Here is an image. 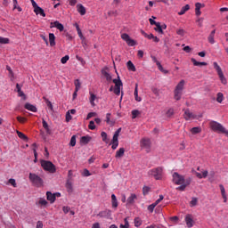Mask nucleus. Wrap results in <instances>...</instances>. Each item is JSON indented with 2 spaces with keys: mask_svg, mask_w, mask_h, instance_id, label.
Wrapping results in <instances>:
<instances>
[{
  "mask_svg": "<svg viewBox=\"0 0 228 228\" xmlns=\"http://www.w3.org/2000/svg\"><path fill=\"white\" fill-rule=\"evenodd\" d=\"M8 183L13 186V188H17V182L15 181V179L13 178L9 179Z\"/></svg>",
  "mask_w": 228,
  "mask_h": 228,
  "instance_id": "nucleus-51",
  "label": "nucleus"
},
{
  "mask_svg": "<svg viewBox=\"0 0 228 228\" xmlns=\"http://www.w3.org/2000/svg\"><path fill=\"white\" fill-rule=\"evenodd\" d=\"M142 35H143V37H145V38H148L149 40H152V38H154V35L153 34H147L145 31L141 30Z\"/></svg>",
  "mask_w": 228,
  "mask_h": 228,
  "instance_id": "nucleus-42",
  "label": "nucleus"
},
{
  "mask_svg": "<svg viewBox=\"0 0 228 228\" xmlns=\"http://www.w3.org/2000/svg\"><path fill=\"white\" fill-rule=\"evenodd\" d=\"M74 85H75V90H77V92H79V90H81V82L79 81V79H76L74 81Z\"/></svg>",
  "mask_w": 228,
  "mask_h": 228,
  "instance_id": "nucleus-41",
  "label": "nucleus"
},
{
  "mask_svg": "<svg viewBox=\"0 0 228 228\" xmlns=\"http://www.w3.org/2000/svg\"><path fill=\"white\" fill-rule=\"evenodd\" d=\"M155 26H156V28H154L155 31H157V33H159L160 35H163V28L161 27V23L159 22Z\"/></svg>",
  "mask_w": 228,
  "mask_h": 228,
  "instance_id": "nucleus-40",
  "label": "nucleus"
},
{
  "mask_svg": "<svg viewBox=\"0 0 228 228\" xmlns=\"http://www.w3.org/2000/svg\"><path fill=\"white\" fill-rule=\"evenodd\" d=\"M197 202H199V200H197V198H192V200L190 202V206L191 208L195 207L197 205Z\"/></svg>",
  "mask_w": 228,
  "mask_h": 228,
  "instance_id": "nucleus-58",
  "label": "nucleus"
},
{
  "mask_svg": "<svg viewBox=\"0 0 228 228\" xmlns=\"http://www.w3.org/2000/svg\"><path fill=\"white\" fill-rule=\"evenodd\" d=\"M92 117H97V112H89L86 117V120H90Z\"/></svg>",
  "mask_w": 228,
  "mask_h": 228,
  "instance_id": "nucleus-60",
  "label": "nucleus"
},
{
  "mask_svg": "<svg viewBox=\"0 0 228 228\" xmlns=\"http://www.w3.org/2000/svg\"><path fill=\"white\" fill-rule=\"evenodd\" d=\"M90 142H92V136L90 135L82 136L80 138V143H83V145H86L90 143Z\"/></svg>",
  "mask_w": 228,
  "mask_h": 228,
  "instance_id": "nucleus-21",
  "label": "nucleus"
},
{
  "mask_svg": "<svg viewBox=\"0 0 228 228\" xmlns=\"http://www.w3.org/2000/svg\"><path fill=\"white\" fill-rule=\"evenodd\" d=\"M172 183L176 185L184 184V176L177 172H175L172 175Z\"/></svg>",
  "mask_w": 228,
  "mask_h": 228,
  "instance_id": "nucleus-9",
  "label": "nucleus"
},
{
  "mask_svg": "<svg viewBox=\"0 0 228 228\" xmlns=\"http://www.w3.org/2000/svg\"><path fill=\"white\" fill-rule=\"evenodd\" d=\"M44 99L46 102L47 108H49V110H51V111H53V103L51 102V101H49L47 98H44Z\"/></svg>",
  "mask_w": 228,
  "mask_h": 228,
  "instance_id": "nucleus-50",
  "label": "nucleus"
},
{
  "mask_svg": "<svg viewBox=\"0 0 228 228\" xmlns=\"http://www.w3.org/2000/svg\"><path fill=\"white\" fill-rule=\"evenodd\" d=\"M41 167L45 170V172H49L50 174L56 173V166L53 164V162L49 160H41Z\"/></svg>",
  "mask_w": 228,
  "mask_h": 228,
  "instance_id": "nucleus-5",
  "label": "nucleus"
},
{
  "mask_svg": "<svg viewBox=\"0 0 228 228\" xmlns=\"http://www.w3.org/2000/svg\"><path fill=\"white\" fill-rule=\"evenodd\" d=\"M111 205L113 209H117V208H118V200H117V196L115 194H111Z\"/></svg>",
  "mask_w": 228,
  "mask_h": 228,
  "instance_id": "nucleus-24",
  "label": "nucleus"
},
{
  "mask_svg": "<svg viewBox=\"0 0 228 228\" xmlns=\"http://www.w3.org/2000/svg\"><path fill=\"white\" fill-rule=\"evenodd\" d=\"M105 122L107 123V124H114V123H111V113H107L106 114V120H105Z\"/></svg>",
  "mask_w": 228,
  "mask_h": 228,
  "instance_id": "nucleus-52",
  "label": "nucleus"
},
{
  "mask_svg": "<svg viewBox=\"0 0 228 228\" xmlns=\"http://www.w3.org/2000/svg\"><path fill=\"white\" fill-rule=\"evenodd\" d=\"M141 147L144 149L146 152H151V139L143 138L141 140Z\"/></svg>",
  "mask_w": 228,
  "mask_h": 228,
  "instance_id": "nucleus-12",
  "label": "nucleus"
},
{
  "mask_svg": "<svg viewBox=\"0 0 228 228\" xmlns=\"http://www.w3.org/2000/svg\"><path fill=\"white\" fill-rule=\"evenodd\" d=\"M191 133V134H199L200 133H202V128H200V126L192 127Z\"/></svg>",
  "mask_w": 228,
  "mask_h": 228,
  "instance_id": "nucleus-35",
  "label": "nucleus"
},
{
  "mask_svg": "<svg viewBox=\"0 0 228 228\" xmlns=\"http://www.w3.org/2000/svg\"><path fill=\"white\" fill-rule=\"evenodd\" d=\"M72 120V116L69 114V112L66 113V122H70Z\"/></svg>",
  "mask_w": 228,
  "mask_h": 228,
  "instance_id": "nucleus-64",
  "label": "nucleus"
},
{
  "mask_svg": "<svg viewBox=\"0 0 228 228\" xmlns=\"http://www.w3.org/2000/svg\"><path fill=\"white\" fill-rule=\"evenodd\" d=\"M190 184V182H187L186 183H182V184H179L177 187V190H181V191H184V190H186V186H188Z\"/></svg>",
  "mask_w": 228,
  "mask_h": 228,
  "instance_id": "nucleus-43",
  "label": "nucleus"
},
{
  "mask_svg": "<svg viewBox=\"0 0 228 228\" xmlns=\"http://www.w3.org/2000/svg\"><path fill=\"white\" fill-rule=\"evenodd\" d=\"M121 38L122 40H124V42L127 44V45H129V47H134V45H136V42L134 41V39H132L131 37H129L126 33L121 35Z\"/></svg>",
  "mask_w": 228,
  "mask_h": 228,
  "instance_id": "nucleus-11",
  "label": "nucleus"
},
{
  "mask_svg": "<svg viewBox=\"0 0 228 228\" xmlns=\"http://www.w3.org/2000/svg\"><path fill=\"white\" fill-rule=\"evenodd\" d=\"M70 57L69 55H66L61 59V63H62V65H65V63H67Z\"/></svg>",
  "mask_w": 228,
  "mask_h": 228,
  "instance_id": "nucleus-48",
  "label": "nucleus"
},
{
  "mask_svg": "<svg viewBox=\"0 0 228 228\" xmlns=\"http://www.w3.org/2000/svg\"><path fill=\"white\" fill-rule=\"evenodd\" d=\"M140 225H142V219H140V217H136L134 219V226L135 227H140Z\"/></svg>",
  "mask_w": 228,
  "mask_h": 228,
  "instance_id": "nucleus-49",
  "label": "nucleus"
},
{
  "mask_svg": "<svg viewBox=\"0 0 228 228\" xmlns=\"http://www.w3.org/2000/svg\"><path fill=\"white\" fill-rule=\"evenodd\" d=\"M183 118H185V120H191L195 118V116L190 111V110H186L183 114Z\"/></svg>",
  "mask_w": 228,
  "mask_h": 228,
  "instance_id": "nucleus-22",
  "label": "nucleus"
},
{
  "mask_svg": "<svg viewBox=\"0 0 228 228\" xmlns=\"http://www.w3.org/2000/svg\"><path fill=\"white\" fill-rule=\"evenodd\" d=\"M208 170L203 171L202 174L195 172V175L198 177V179H206V177H208Z\"/></svg>",
  "mask_w": 228,
  "mask_h": 228,
  "instance_id": "nucleus-27",
  "label": "nucleus"
},
{
  "mask_svg": "<svg viewBox=\"0 0 228 228\" xmlns=\"http://www.w3.org/2000/svg\"><path fill=\"white\" fill-rule=\"evenodd\" d=\"M214 69L217 72V76H219V79L223 85H227V78H225V76H224V71H222V68H220V65H218V62L215 61L213 62Z\"/></svg>",
  "mask_w": 228,
  "mask_h": 228,
  "instance_id": "nucleus-7",
  "label": "nucleus"
},
{
  "mask_svg": "<svg viewBox=\"0 0 228 228\" xmlns=\"http://www.w3.org/2000/svg\"><path fill=\"white\" fill-rule=\"evenodd\" d=\"M77 12L82 16L86 15V8L81 4H77Z\"/></svg>",
  "mask_w": 228,
  "mask_h": 228,
  "instance_id": "nucleus-17",
  "label": "nucleus"
},
{
  "mask_svg": "<svg viewBox=\"0 0 228 228\" xmlns=\"http://www.w3.org/2000/svg\"><path fill=\"white\" fill-rule=\"evenodd\" d=\"M0 44H10V38L0 37Z\"/></svg>",
  "mask_w": 228,
  "mask_h": 228,
  "instance_id": "nucleus-46",
  "label": "nucleus"
},
{
  "mask_svg": "<svg viewBox=\"0 0 228 228\" xmlns=\"http://www.w3.org/2000/svg\"><path fill=\"white\" fill-rule=\"evenodd\" d=\"M98 216H100L101 218H110V216H111V210L107 209L102 211L98 214Z\"/></svg>",
  "mask_w": 228,
  "mask_h": 228,
  "instance_id": "nucleus-18",
  "label": "nucleus"
},
{
  "mask_svg": "<svg viewBox=\"0 0 228 228\" xmlns=\"http://www.w3.org/2000/svg\"><path fill=\"white\" fill-rule=\"evenodd\" d=\"M120 131H122V128H118L114 133L112 140L110 142L111 149L113 151H117V148L118 147V136H120Z\"/></svg>",
  "mask_w": 228,
  "mask_h": 228,
  "instance_id": "nucleus-8",
  "label": "nucleus"
},
{
  "mask_svg": "<svg viewBox=\"0 0 228 228\" xmlns=\"http://www.w3.org/2000/svg\"><path fill=\"white\" fill-rule=\"evenodd\" d=\"M50 28H56L57 29H59V31H63V29H65V27L63 26V24L60 23V21L56 20L54 22H51L50 23Z\"/></svg>",
  "mask_w": 228,
  "mask_h": 228,
  "instance_id": "nucleus-14",
  "label": "nucleus"
},
{
  "mask_svg": "<svg viewBox=\"0 0 228 228\" xmlns=\"http://www.w3.org/2000/svg\"><path fill=\"white\" fill-rule=\"evenodd\" d=\"M149 191H151V187H149V186L142 187V194L143 195H147L149 193Z\"/></svg>",
  "mask_w": 228,
  "mask_h": 228,
  "instance_id": "nucleus-53",
  "label": "nucleus"
},
{
  "mask_svg": "<svg viewBox=\"0 0 228 228\" xmlns=\"http://www.w3.org/2000/svg\"><path fill=\"white\" fill-rule=\"evenodd\" d=\"M188 10H190V4H186L185 6L182 7L181 11L178 12V15H184Z\"/></svg>",
  "mask_w": 228,
  "mask_h": 228,
  "instance_id": "nucleus-37",
  "label": "nucleus"
},
{
  "mask_svg": "<svg viewBox=\"0 0 228 228\" xmlns=\"http://www.w3.org/2000/svg\"><path fill=\"white\" fill-rule=\"evenodd\" d=\"M119 228H129V222L125 219V224H120Z\"/></svg>",
  "mask_w": 228,
  "mask_h": 228,
  "instance_id": "nucleus-63",
  "label": "nucleus"
},
{
  "mask_svg": "<svg viewBox=\"0 0 228 228\" xmlns=\"http://www.w3.org/2000/svg\"><path fill=\"white\" fill-rule=\"evenodd\" d=\"M32 151H33V152H34V157L35 158H38V153L37 152V143H33L32 144Z\"/></svg>",
  "mask_w": 228,
  "mask_h": 228,
  "instance_id": "nucleus-57",
  "label": "nucleus"
},
{
  "mask_svg": "<svg viewBox=\"0 0 228 228\" xmlns=\"http://www.w3.org/2000/svg\"><path fill=\"white\" fill-rule=\"evenodd\" d=\"M49 42H50L51 47H54V45H56V37L54 36L53 33L49 34Z\"/></svg>",
  "mask_w": 228,
  "mask_h": 228,
  "instance_id": "nucleus-25",
  "label": "nucleus"
},
{
  "mask_svg": "<svg viewBox=\"0 0 228 228\" xmlns=\"http://www.w3.org/2000/svg\"><path fill=\"white\" fill-rule=\"evenodd\" d=\"M186 82L184 79H182L175 87L174 90V99L175 101H181L183 97V91L184 90V85Z\"/></svg>",
  "mask_w": 228,
  "mask_h": 228,
  "instance_id": "nucleus-2",
  "label": "nucleus"
},
{
  "mask_svg": "<svg viewBox=\"0 0 228 228\" xmlns=\"http://www.w3.org/2000/svg\"><path fill=\"white\" fill-rule=\"evenodd\" d=\"M28 179L37 188H42L44 186V180L35 173H29Z\"/></svg>",
  "mask_w": 228,
  "mask_h": 228,
  "instance_id": "nucleus-4",
  "label": "nucleus"
},
{
  "mask_svg": "<svg viewBox=\"0 0 228 228\" xmlns=\"http://www.w3.org/2000/svg\"><path fill=\"white\" fill-rule=\"evenodd\" d=\"M17 134L21 140H28V136H26L22 132L17 131Z\"/></svg>",
  "mask_w": 228,
  "mask_h": 228,
  "instance_id": "nucleus-47",
  "label": "nucleus"
},
{
  "mask_svg": "<svg viewBox=\"0 0 228 228\" xmlns=\"http://www.w3.org/2000/svg\"><path fill=\"white\" fill-rule=\"evenodd\" d=\"M82 175L84 177H90V175H92V174H90V171L88 169H84L83 173H82Z\"/></svg>",
  "mask_w": 228,
  "mask_h": 228,
  "instance_id": "nucleus-56",
  "label": "nucleus"
},
{
  "mask_svg": "<svg viewBox=\"0 0 228 228\" xmlns=\"http://www.w3.org/2000/svg\"><path fill=\"white\" fill-rule=\"evenodd\" d=\"M219 188L221 190V195L224 199V202H227V194L225 193V187H224L222 184H220Z\"/></svg>",
  "mask_w": 228,
  "mask_h": 228,
  "instance_id": "nucleus-32",
  "label": "nucleus"
},
{
  "mask_svg": "<svg viewBox=\"0 0 228 228\" xmlns=\"http://www.w3.org/2000/svg\"><path fill=\"white\" fill-rule=\"evenodd\" d=\"M136 200V194L132 193L126 200L127 204H134Z\"/></svg>",
  "mask_w": 228,
  "mask_h": 228,
  "instance_id": "nucleus-36",
  "label": "nucleus"
},
{
  "mask_svg": "<svg viewBox=\"0 0 228 228\" xmlns=\"http://www.w3.org/2000/svg\"><path fill=\"white\" fill-rule=\"evenodd\" d=\"M101 136H102V142H104V143L110 142V139H108V134H106V132H102Z\"/></svg>",
  "mask_w": 228,
  "mask_h": 228,
  "instance_id": "nucleus-38",
  "label": "nucleus"
},
{
  "mask_svg": "<svg viewBox=\"0 0 228 228\" xmlns=\"http://www.w3.org/2000/svg\"><path fill=\"white\" fill-rule=\"evenodd\" d=\"M34 13H36V15H40L41 17H45V12L38 5L34 8Z\"/></svg>",
  "mask_w": 228,
  "mask_h": 228,
  "instance_id": "nucleus-19",
  "label": "nucleus"
},
{
  "mask_svg": "<svg viewBox=\"0 0 228 228\" xmlns=\"http://www.w3.org/2000/svg\"><path fill=\"white\" fill-rule=\"evenodd\" d=\"M176 35L179 37H184L186 35V30H184V28H178L176 30Z\"/></svg>",
  "mask_w": 228,
  "mask_h": 228,
  "instance_id": "nucleus-44",
  "label": "nucleus"
},
{
  "mask_svg": "<svg viewBox=\"0 0 228 228\" xmlns=\"http://www.w3.org/2000/svg\"><path fill=\"white\" fill-rule=\"evenodd\" d=\"M126 67L128 70H130V72H136V67L134 66V64H133V61H128L126 63Z\"/></svg>",
  "mask_w": 228,
  "mask_h": 228,
  "instance_id": "nucleus-31",
  "label": "nucleus"
},
{
  "mask_svg": "<svg viewBox=\"0 0 228 228\" xmlns=\"http://www.w3.org/2000/svg\"><path fill=\"white\" fill-rule=\"evenodd\" d=\"M185 224L188 228L193 227L194 221L193 216H191V215L188 214L185 216Z\"/></svg>",
  "mask_w": 228,
  "mask_h": 228,
  "instance_id": "nucleus-15",
  "label": "nucleus"
},
{
  "mask_svg": "<svg viewBox=\"0 0 228 228\" xmlns=\"http://www.w3.org/2000/svg\"><path fill=\"white\" fill-rule=\"evenodd\" d=\"M134 99L137 102H142V97L138 96V84L135 85L134 92Z\"/></svg>",
  "mask_w": 228,
  "mask_h": 228,
  "instance_id": "nucleus-33",
  "label": "nucleus"
},
{
  "mask_svg": "<svg viewBox=\"0 0 228 228\" xmlns=\"http://www.w3.org/2000/svg\"><path fill=\"white\" fill-rule=\"evenodd\" d=\"M25 110H28V111H32L33 113H37V111H38L37 107L31 103H26Z\"/></svg>",
  "mask_w": 228,
  "mask_h": 228,
  "instance_id": "nucleus-23",
  "label": "nucleus"
},
{
  "mask_svg": "<svg viewBox=\"0 0 228 228\" xmlns=\"http://www.w3.org/2000/svg\"><path fill=\"white\" fill-rule=\"evenodd\" d=\"M69 145L71 147H76V135H73L70 139Z\"/></svg>",
  "mask_w": 228,
  "mask_h": 228,
  "instance_id": "nucleus-55",
  "label": "nucleus"
},
{
  "mask_svg": "<svg viewBox=\"0 0 228 228\" xmlns=\"http://www.w3.org/2000/svg\"><path fill=\"white\" fill-rule=\"evenodd\" d=\"M43 127L45 129L47 134H51V129H49V125L45 119H43Z\"/></svg>",
  "mask_w": 228,
  "mask_h": 228,
  "instance_id": "nucleus-39",
  "label": "nucleus"
},
{
  "mask_svg": "<svg viewBox=\"0 0 228 228\" xmlns=\"http://www.w3.org/2000/svg\"><path fill=\"white\" fill-rule=\"evenodd\" d=\"M209 126L212 131H214L215 133H220L222 134H225V136H228V130L225 129V127L222 124L216 121H211L209 123Z\"/></svg>",
  "mask_w": 228,
  "mask_h": 228,
  "instance_id": "nucleus-3",
  "label": "nucleus"
},
{
  "mask_svg": "<svg viewBox=\"0 0 228 228\" xmlns=\"http://www.w3.org/2000/svg\"><path fill=\"white\" fill-rule=\"evenodd\" d=\"M138 115H140V110H132V118H136V117H138Z\"/></svg>",
  "mask_w": 228,
  "mask_h": 228,
  "instance_id": "nucleus-54",
  "label": "nucleus"
},
{
  "mask_svg": "<svg viewBox=\"0 0 228 228\" xmlns=\"http://www.w3.org/2000/svg\"><path fill=\"white\" fill-rule=\"evenodd\" d=\"M102 76H104V77L106 78L107 81H111L112 77L110 74V72L108 71V68H104L102 69Z\"/></svg>",
  "mask_w": 228,
  "mask_h": 228,
  "instance_id": "nucleus-20",
  "label": "nucleus"
},
{
  "mask_svg": "<svg viewBox=\"0 0 228 228\" xmlns=\"http://www.w3.org/2000/svg\"><path fill=\"white\" fill-rule=\"evenodd\" d=\"M125 153H126V149H124V148H119V149L116 151V156H115V158H117V159L123 158Z\"/></svg>",
  "mask_w": 228,
  "mask_h": 228,
  "instance_id": "nucleus-26",
  "label": "nucleus"
},
{
  "mask_svg": "<svg viewBox=\"0 0 228 228\" xmlns=\"http://www.w3.org/2000/svg\"><path fill=\"white\" fill-rule=\"evenodd\" d=\"M155 208H156V205L154 203H152L151 205L148 206V211H150V213H154Z\"/></svg>",
  "mask_w": 228,
  "mask_h": 228,
  "instance_id": "nucleus-61",
  "label": "nucleus"
},
{
  "mask_svg": "<svg viewBox=\"0 0 228 228\" xmlns=\"http://www.w3.org/2000/svg\"><path fill=\"white\" fill-rule=\"evenodd\" d=\"M206 4H200V3H196L195 4V15L197 17H200L202 15V12H200V8H205Z\"/></svg>",
  "mask_w": 228,
  "mask_h": 228,
  "instance_id": "nucleus-13",
  "label": "nucleus"
},
{
  "mask_svg": "<svg viewBox=\"0 0 228 228\" xmlns=\"http://www.w3.org/2000/svg\"><path fill=\"white\" fill-rule=\"evenodd\" d=\"M74 26L77 29V35H78L79 38L81 40H85V36H83V32L81 31V28H79V24L75 23Z\"/></svg>",
  "mask_w": 228,
  "mask_h": 228,
  "instance_id": "nucleus-28",
  "label": "nucleus"
},
{
  "mask_svg": "<svg viewBox=\"0 0 228 228\" xmlns=\"http://www.w3.org/2000/svg\"><path fill=\"white\" fill-rule=\"evenodd\" d=\"M113 83L115 86L110 87V92H113L116 95H120V90L122 89V80H120V77H118V78H114Z\"/></svg>",
  "mask_w": 228,
  "mask_h": 228,
  "instance_id": "nucleus-6",
  "label": "nucleus"
},
{
  "mask_svg": "<svg viewBox=\"0 0 228 228\" xmlns=\"http://www.w3.org/2000/svg\"><path fill=\"white\" fill-rule=\"evenodd\" d=\"M88 128L91 129V131H94L95 129V122L94 121H90L88 125Z\"/></svg>",
  "mask_w": 228,
  "mask_h": 228,
  "instance_id": "nucleus-59",
  "label": "nucleus"
},
{
  "mask_svg": "<svg viewBox=\"0 0 228 228\" xmlns=\"http://www.w3.org/2000/svg\"><path fill=\"white\" fill-rule=\"evenodd\" d=\"M163 199H165V196L159 195V198L153 204L158 206V204H159V202H161V200H163Z\"/></svg>",
  "mask_w": 228,
  "mask_h": 228,
  "instance_id": "nucleus-62",
  "label": "nucleus"
},
{
  "mask_svg": "<svg viewBox=\"0 0 228 228\" xmlns=\"http://www.w3.org/2000/svg\"><path fill=\"white\" fill-rule=\"evenodd\" d=\"M216 33V30L214 29L211 31V33L209 34L208 40L209 42V44H215V34Z\"/></svg>",
  "mask_w": 228,
  "mask_h": 228,
  "instance_id": "nucleus-30",
  "label": "nucleus"
},
{
  "mask_svg": "<svg viewBox=\"0 0 228 228\" xmlns=\"http://www.w3.org/2000/svg\"><path fill=\"white\" fill-rule=\"evenodd\" d=\"M56 197L60 198L61 197V193L60 192H51V191H46V199L49 200L50 204H54L56 202Z\"/></svg>",
  "mask_w": 228,
  "mask_h": 228,
  "instance_id": "nucleus-10",
  "label": "nucleus"
},
{
  "mask_svg": "<svg viewBox=\"0 0 228 228\" xmlns=\"http://www.w3.org/2000/svg\"><path fill=\"white\" fill-rule=\"evenodd\" d=\"M148 175L154 177L156 181H161L165 175V168L163 167L152 168L148 171Z\"/></svg>",
  "mask_w": 228,
  "mask_h": 228,
  "instance_id": "nucleus-1",
  "label": "nucleus"
},
{
  "mask_svg": "<svg viewBox=\"0 0 228 228\" xmlns=\"http://www.w3.org/2000/svg\"><path fill=\"white\" fill-rule=\"evenodd\" d=\"M216 101L222 104V102H224V94L222 93H218L217 94V97H216Z\"/></svg>",
  "mask_w": 228,
  "mask_h": 228,
  "instance_id": "nucleus-45",
  "label": "nucleus"
},
{
  "mask_svg": "<svg viewBox=\"0 0 228 228\" xmlns=\"http://www.w3.org/2000/svg\"><path fill=\"white\" fill-rule=\"evenodd\" d=\"M89 95H90V97H89L90 104L92 106H95V100L97 99V96L92 92L89 93Z\"/></svg>",
  "mask_w": 228,
  "mask_h": 228,
  "instance_id": "nucleus-29",
  "label": "nucleus"
},
{
  "mask_svg": "<svg viewBox=\"0 0 228 228\" xmlns=\"http://www.w3.org/2000/svg\"><path fill=\"white\" fill-rule=\"evenodd\" d=\"M47 204H48L47 200L45 198H39L36 202V205L40 206L41 208H45Z\"/></svg>",
  "mask_w": 228,
  "mask_h": 228,
  "instance_id": "nucleus-16",
  "label": "nucleus"
},
{
  "mask_svg": "<svg viewBox=\"0 0 228 228\" xmlns=\"http://www.w3.org/2000/svg\"><path fill=\"white\" fill-rule=\"evenodd\" d=\"M191 61H192V63H193V65H194V67H206V65H208V62H199V61H197V60H195V59H191Z\"/></svg>",
  "mask_w": 228,
  "mask_h": 228,
  "instance_id": "nucleus-34",
  "label": "nucleus"
}]
</instances>
